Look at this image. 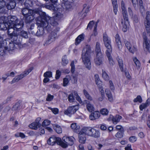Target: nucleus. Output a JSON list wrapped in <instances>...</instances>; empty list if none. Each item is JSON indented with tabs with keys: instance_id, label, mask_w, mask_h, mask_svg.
I'll use <instances>...</instances> for the list:
<instances>
[{
	"instance_id": "nucleus-1",
	"label": "nucleus",
	"mask_w": 150,
	"mask_h": 150,
	"mask_svg": "<svg viewBox=\"0 0 150 150\" xmlns=\"http://www.w3.org/2000/svg\"><path fill=\"white\" fill-rule=\"evenodd\" d=\"M47 9L52 10L54 12V15L50 18L47 16V27L49 23L53 26H57L58 24L57 21L63 16L62 13L63 11V8L61 6L57 5L56 4L57 0H47Z\"/></svg>"
},
{
	"instance_id": "nucleus-2",
	"label": "nucleus",
	"mask_w": 150,
	"mask_h": 150,
	"mask_svg": "<svg viewBox=\"0 0 150 150\" xmlns=\"http://www.w3.org/2000/svg\"><path fill=\"white\" fill-rule=\"evenodd\" d=\"M36 13L38 14L40 16L36 18V24L38 26V30L36 33V35L40 36L43 35L44 31H47V23L46 15L45 12L41 11H38Z\"/></svg>"
},
{
	"instance_id": "nucleus-3",
	"label": "nucleus",
	"mask_w": 150,
	"mask_h": 150,
	"mask_svg": "<svg viewBox=\"0 0 150 150\" xmlns=\"http://www.w3.org/2000/svg\"><path fill=\"white\" fill-rule=\"evenodd\" d=\"M91 53L92 51L90 46L87 45L86 47L83 48L81 54V58L82 62L85 67L88 70H90L91 68L90 59L91 54Z\"/></svg>"
},
{
	"instance_id": "nucleus-4",
	"label": "nucleus",
	"mask_w": 150,
	"mask_h": 150,
	"mask_svg": "<svg viewBox=\"0 0 150 150\" xmlns=\"http://www.w3.org/2000/svg\"><path fill=\"white\" fill-rule=\"evenodd\" d=\"M121 9L122 10V13L123 16L124 23L123 22V20L122 19L120 22L122 25V30L124 32L127 31V28L129 25V22L128 20V15L126 10L124 2L123 1H121Z\"/></svg>"
},
{
	"instance_id": "nucleus-5",
	"label": "nucleus",
	"mask_w": 150,
	"mask_h": 150,
	"mask_svg": "<svg viewBox=\"0 0 150 150\" xmlns=\"http://www.w3.org/2000/svg\"><path fill=\"white\" fill-rule=\"evenodd\" d=\"M82 132L86 135L98 138L100 136V133L98 130L91 127H85L82 129Z\"/></svg>"
},
{
	"instance_id": "nucleus-6",
	"label": "nucleus",
	"mask_w": 150,
	"mask_h": 150,
	"mask_svg": "<svg viewBox=\"0 0 150 150\" xmlns=\"http://www.w3.org/2000/svg\"><path fill=\"white\" fill-rule=\"evenodd\" d=\"M74 139V138L73 137L64 136L62 138L63 141L61 140L60 146L64 148H66L69 145H72Z\"/></svg>"
},
{
	"instance_id": "nucleus-7",
	"label": "nucleus",
	"mask_w": 150,
	"mask_h": 150,
	"mask_svg": "<svg viewBox=\"0 0 150 150\" xmlns=\"http://www.w3.org/2000/svg\"><path fill=\"white\" fill-rule=\"evenodd\" d=\"M23 15L26 18V19L29 21H32L34 19V11L27 8H23L22 10Z\"/></svg>"
},
{
	"instance_id": "nucleus-8",
	"label": "nucleus",
	"mask_w": 150,
	"mask_h": 150,
	"mask_svg": "<svg viewBox=\"0 0 150 150\" xmlns=\"http://www.w3.org/2000/svg\"><path fill=\"white\" fill-rule=\"evenodd\" d=\"M103 39L104 44L107 49L105 52H112V49L110 39L106 34H104Z\"/></svg>"
},
{
	"instance_id": "nucleus-9",
	"label": "nucleus",
	"mask_w": 150,
	"mask_h": 150,
	"mask_svg": "<svg viewBox=\"0 0 150 150\" xmlns=\"http://www.w3.org/2000/svg\"><path fill=\"white\" fill-rule=\"evenodd\" d=\"M24 0H10L9 2L6 4V7L8 10L13 9L15 7L16 4L22 5Z\"/></svg>"
},
{
	"instance_id": "nucleus-10",
	"label": "nucleus",
	"mask_w": 150,
	"mask_h": 150,
	"mask_svg": "<svg viewBox=\"0 0 150 150\" xmlns=\"http://www.w3.org/2000/svg\"><path fill=\"white\" fill-rule=\"evenodd\" d=\"M14 28L9 27L8 29V37L13 41H16L18 39L17 34Z\"/></svg>"
},
{
	"instance_id": "nucleus-11",
	"label": "nucleus",
	"mask_w": 150,
	"mask_h": 150,
	"mask_svg": "<svg viewBox=\"0 0 150 150\" xmlns=\"http://www.w3.org/2000/svg\"><path fill=\"white\" fill-rule=\"evenodd\" d=\"M61 141V138L53 136L50 137L47 140V144L51 145H53L56 143L58 145H60Z\"/></svg>"
},
{
	"instance_id": "nucleus-12",
	"label": "nucleus",
	"mask_w": 150,
	"mask_h": 150,
	"mask_svg": "<svg viewBox=\"0 0 150 150\" xmlns=\"http://www.w3.org/2000/svg\"><path fill=\"white\" fill-rule=\"evenodd\" d=\"M79 109L78 105L72 106L68 107L67 109L64 111V113L67 115L74 114Z\"/></svg>"
},
{
	"instance_id": "nucleus-13",
	"label": "nucleus",
	"mask_w": 150,
	"mask_h": 150,
	"mask_svg": "<svg viewBox=\"0 0 150 150\" xmlns=\"http://www.w3.org/2000/svg\"><path fill=\"white\" fill-rule=\"evenodd\" d=\"M146 33H143L142 37L143 39L144 46L149 52H150V41L146 36Z\"/></svg>"
},
{
	"instance_id": "nucleus-14",
	"label": "nucleus",
	"mask_w": 150,
	"mask_h": 150,
	"mask_svg": "<svg viewBox=\"0 0 150 150\" xmlns=\"http://www.w3.org/2000/svg\"><path fill=\"white\" fill-rule=\"evenodd\" d=\"M41 119L40 117H38L36 120L35 121L29 125V127L31 129H37L38 128H39L41 126V124L39 123Z\"/></svg>"
},
{
	"instance_id": "nucleus-15",
	"label": "nucleus",
	"mask_w": 150,
	"mask_h": 150,
	"mask_svg": "<svg viewBox=\"0 0 150 150\" xmlns=\"http://www.w3.org/2000/svg\"><path fill=\"white\" fill-rule=\"evenodd\" d=\"M6 3L4 0H0V14H5L7 10L6 9Z\"/></svg>"
},
{
	"instance_id": "nucleus-16",
	"label": "nucleus",
	"mask_w": 150,
	"mask_h": 150,
	"mask_svg": "<svg viewBox=\"0 0 150 150\" xmlns=\"http://www.w3.org/2000/svg\"><path fill=\"white\" fill-rule=\"evenodd\" d=\"M103 59V55L102 54L99 53L96 54V57L94 59L96 64L98 65L101 64Z\"/></svg>"
},
{
	"instance_id": "nucleus-17",
	"label": "nucleus",
	"mask_w": 150,
	"mask_h": 150,
	"mask_svg": "<svg viewBox=\"0 0 150 150\" xmlns=\"http://www.w3.org/2000/svg\"><path fill=\"white\" fill-rule=\"evenodd\" d=\"M124 42L126 47H127L129 51L131 53L133 54L136 50V48L133 46V47H132V45L128 41L125 40L124 41Z\"/></svg>"
},
{
	"instance_id": "nucleus-18",
	"label": "nucleus",
	"mask_w": 150,
	"mask_h": 150,
	"mask_svg": "<svg viewBox=\"0 0 150 150\" xmlns=\"http://www.w3.org/2000/svg\"><path fill=\"white\" fill-rule=\"evenodd\" d=\"M17 40L16 41H15L11 40V42H9L8 45L7 47H4L8 50H13L15 47V44L17 45L19 43V42Z\"/></svg>"
},
{
	"instance_id": "nucleus-19",
	"label": "nucleus",
	"mask_w": 150,
	"mask_h": 150,
	"mask_svg": "<svg viewBox=\"0 0 150 150\" xmlns=\"http://www.w3.org/2000/svg\"><path fill=\"white\" fill-rule=\"evenodd\" d=\"M10 20L8 21L9 25L11 27H14L15 24L18 22L19 21L17 19V18L15 16H11L10 18Z\"/></svg>"
},
{
	"instance_id": "nucleus-20",
	"label": "nucleus",
	"mask_w": 150,
	"mask_h": 150,
	"mask_svg": "<svg viewBox=\"0 0 150 150\" xmlns=\"http://www.w3.org/2000/svg\"><path fill=\"white\" fill-rule=\"evenodd\" d=\"M57 33L56 31L52 32L50 35H49L47 40V43L49 42V44L51 43L54 40V39L56 37Z\"/></svg>"
},
{
	"instance_id": "nucleus-21",
	"label": "nucleus",
	"mask_w": 150,
	"mask_h": 150,
	"mask_svg": "<svg viewBox=\"0 0 150 150\" xmlns=\"http://www.w3.org/2000/svg\"><path fill=\"white\" fill-rule=\"evenodd\" d=\"M100 115V113L98 111H95L91 113L89 116V118L91 120H93L98 118Z\"/></svg>"
},
{
	"instance_id": "nucleus-22",
	"label": "nucleus",
	"mask_w": 150,
	"mask_h": 150,
	"mask_svg": "<svg viewBox=\"0 0 150 150\" xmlns=\"http://www.w3.org/2000/svg\"><path fill=\"white\" fill-rule=\"evenodd\" d=\"M85 133H83L81 131V132L79 133V141L80 143L83 144L84 143L86 140V135Z\"/></svg>"
},
{
	"instance_id": "nucleus-23",
	"label": "nucleus",
	"mask_w": 150,
	"mask_h": 150,
	"mask_svg": "<svg viewBox=\"0 0 150 150\" xmlns=\"http://www.w3.org/2000/svg\"><path fill=\"white\" fill-rule=\"evenodd\" d=\"M117 61L120 70L122 72H125V71L124 69L122 59L121 58H119V57H117Z\"/></svg>"
},
{
	"instance_id": "nucleus-24",
	"label": "nucleus",
	"mask_w": 150,
	"mask_h": 150,
	"mask_svg": "<svg viewBox=\"0 0 150 150\" xmlns=\"http://www.w3.org/2000/svg\"><path fill=\"white\" fill-rule=\"evenodd\" d=\"M23 24L22 21H18V22L15 24L14 28L16 31H18L21 30V28L23 27Z\"/></svg>"
},
{
	"instance_id": "nucleus-25",
	"label": "nucleus",
	"mask_w": 150,
	"mask_h": 150,
	"mask_svg": "<svg viewBox=\"0 0 150 150\" xmlns=\"http://www.w3.org/2000/svg\"><path fill=\"white\" fill-rule=\"evenodd\" d=\"M84 103H85L86 104V108L88 111L90 112H91L92 111H94V108L93 105L89 103V102L87 100H85Z\"/></svg>"
},
{
	"instance_id": "nucleus-26",
	"label": "nucleus",
	"mask_w": 150,
	"mask_h": 150,
	"mask_svg": "<svg viewBox=\"0 0 150 150\" xmlns=\"http://www.w3.org/2000/svg\"><path fill=\"white\" fill-rule=\"evenodd\" d=\"M115 41L118 48L120 49L122 46L120 40V38L119 35L117 34L115 35Z\"/></svg>"
},
{
	"instance_id": "nucleus-27",
	"label": "nucleus",
	"mask_w": 150,
	"mask_h": 150,
	"mask_svg": "<svg viewBox=\"0 0 150 150\" xmlns=\"http://www.w3.org/2000/svg\"><path fill=\"white\" fill-rule=\"evenodd\" d=\"M84 35L83 34H82L79 35L76 39L75 44L76 45L79 44L80 42L83 40L84 39Z\"/></svg>"
},
{
	"instance_id": "nucleus-28",
	"label": "nucleus",
	"mask_w": 150,
	"mask_h": 150,
	"mask_svg": "<svg viewBox=\"0 0 150 150\" xmlns=\"http://www.w3.org/2000/svg\"><path fill=\"white\" fill-rule=\"evenodd\" d=\"M21 108V104L19 102H17L13 107L12 110L13 111H18Z\"/></svg>"
},
{
	"instance_id": "nucleus-29",
	"label": "nucleus",
	"mask_w": 150,
	"mask_h": 150,
	"mask_svg": "<svg viewBox=\"0 0 150 150\" xmlns=\"http://www.w3.org/2000/svg\"><path fill=\"white\" fill-rule=\"evenodd\" d=\"M122 118V117L119 115H117L116 116L113 117L112 119V120L114 124H116L118 122H119L121 119Z\"/></svg>"
},
{
	"instance_id": "nucleus-30",
	"label": "nucleus",
	"mask_w": 150,
	"mask_h": 150,
	"mask_svg": "<svg viewBox=\"0 0 150 150\" xmlns=\"http://www.w3.org/2000/svg\"><path fill=\"white\" fill-rule=\"evenodd\" d=\"M9 24L8 22H6L1 24L0 27L1 29L4 30L8 29L9 27H11Z\"/></svg>"
},
{
	"instance_id": "nucleus-31",
	"label": "nucleus",
	"mask_w": 150,
	"mask_h": 150,
	"mask_svg": "<svg viewBox=\"0 0 150 150\" xmlns=\"http://www.w3.org/2000/svg\"><path fill=\"white\" fill-rule=\"evenodd\" d=\"M112 52H106V54L107 57L108 58V59L109 61V63L112 66L114 64V62L112 60V57L111 55V54Z\"/></svg>"
},
{
	"instance_id": "nucleus-32",
	"label": "nucleus",
	"mask_w": 150,
	"mask_h": 150,
	"mask_svg": "<svg viewBox=\"0 0 150 150\" xmlns=\"http://www.w3.org/2000/svg\"><path fill=\"white\" fill-rule=\"evenodd\" d=\"M105 93L109 100L110 102L112 101L113 100V98L110 91L109 89H106L105 90Z\"/></svg>"
},
{
	"instance_id": "nucleus-33",
	"label": "nucleus",
	"mask_w": 150,
	"mask_h": 150,
	"mask_svg": "<svg viewBox=\"0 0 150 150\" xmlns=\"http://www.w3.org/2000/svg\"><path fill=\"white\" fill-rule=\"evenodd\" d=\"M19 35L21 37L27 39L28 38V33L26 31H21L19 33Z\"/></svg>"
},
{
	"instance_id": "nucleus-34",
	"label": "nucleus",
	"mask_w": 150,
	"mask_h": 150,
	"mask_svg": "<svg viewBox=\"0 0 150 150\" xmlns=\"http://www.w3.org/2000/svg\"><path fill=\"white\" fill-rule=\"evenodd\" d=\"M23 78V76H22L21 74L17 76L13 79L12 81L11 82V83L12 84L17 82Z\"/></svg>"
},
{
	"instance_id": "nucleus-35",
	"label": "nucleus",
	"mask_w": 150,
	"mask_h": 150,
	"mask_svg": "<svg viewBox=\"0 0 150 150\" xmlns=\"http://www.w3.org/2000/svg\"><path fill=\"white\" fill-rule=\"evenodd\" d=\"M86 6V4L83 5V8L82 10V12L84 16L85 15V14L89 11V9L90 8V7L89 6Z\"/></svg>"
},
{
	"instance_id": "nucleus-36",
	"label": "nucleus",
	"mask_w": 150,
	"mask_h": 150,
	"mask_svg": "<svg viewBox=\"0 0 150 150\" xmlns=\"http://www.w3.org/2000/svg\"><path fill=\"white\" fill-rule=\"evenodd\" d=\"M96 54L99 53L102 54L100 47V44L99 42H97L96 46Z\"/></svg>"
},
{
	"instance_id": "nucleus-37",
	"label": "nucleus",
	"mask_w": 150,
	"mask_h": 150,
	"mask_svg": "<svg viewBox=\"0 0 150 150\" xmlns=\"http://www.w3.org/2000/svg\"><path fill=\"white\" fill-rule=\"evenodd\" d=\"M62 65L63 66H66L68 63V61L67 59L66 55H64L62 58Z\"/></svg>"
},
{
	"instance_id": "nucleus-38",
	"label": "nucleus",
	"mask_w": 150,
	"mask_h": 150,
	"mask_svg": "<svg viewBox=\"0 0 150 150\" xmlns=\"http://www.w3.org/2000/svg\"><path fill=\"white\" fill-rule=\"evenodd\" d=\"M74 92L70 93L68 97V101L70 103L73 102L75 100Z\"/></svg>"
},
{
	"instance_id": "nucleus-39",
	"label": "nucleus",
	"mask_w": 150,
	"mask_h": 150,
	"mask_svg": "<svg viewBox=\"0 0 150 150\" xmlns=\"http://www.w3.org/2000/svg\"><path fill=\"white\" fill-rule=\"evenodd\" d=\"M83 92L84 95L87 99L90 100H92V98L90 96V95L86 90L85 89H84L83 90Z\"/></svg>"
},
{
	"instance_id": "nucleus-40",
	"label": "nucleus",
	"mask_w": 150,
	"mask_h": 150,
	"mask_svg": "<svg viewBox=\"0 0 150 150\" xmlns=\"http://www.w3.org/2000/svg\"><path fill=\"white\" fill-rule=\"evenodd\" d=\"M33 69V67H30L27 70L25 71L22 74H21L22 76H23V78L28 75Z\"/></svg>"
},
{
	"instance_id": "nucleus-41",
	"label": "nucleus",
	"mask_w": 150,
	"mask_h": 150,
	"mask_svg": "<svg viewBox=\"0 0 150 150\" xmlns=\"http://www.w3.org/2000/svg\"><path fill=\"white\" fill-rule=\"evenodd\" d=\"M48 109L50 110L54 114H57L59 112V110L58 108H52L50 107H48L47 108Z\"/></svg>"
},
{
	"instance_id": "nucleus-42",
	"label": "nucleus",
	"mask_w": 150,
	"mask_h": 150,
	"mask_svg": "<svg viewBox=\"0 0 150 150\" xmlns=\"http://www.w3.org/2000/svg\"><path fill=\"white\" fill-rule=\"evenodd\" d=\"M96 83V84L99 85L101 83L98 74H95L94 75Z\"/></svg>"
},
{
	"instance_id": "nucleus-43",
	"label": "nucleus",
	"mask_w": 150,
	"mask_h": 150,
	"mask_svg": "<svg viewBox=\"0 0 150 150\" xmlns=\"http://www.w3.org/2000/svg\"><path fill=\"white\" fill-rule=\"evenodd\" d=\"M56 132L58 134H60L62 133V130L61 127L58 125H56L54 129Z\"/></svg>"
},
{
	"instance_id": "nucleus-44",
	"label": "nucleus",
	"mask_w": 150,
	"mask_h": 150,
	"mask_svg": "<svg viewBox=\"0 0 150 150\" xmlns=\"http://www.w3.org/2000/svg\"><path fill=\"white\" fill-rule=\"evenodd\" d=\"M30 2V1L29 0H24V1L23 2L21 5H23V4L26 7V8H28L30 6L29 4Z\"/></svg>"
},
{
	"instance_id": "nucleus-45",
	"label": "nucleus",
	"mask_w": 150,
	"mask_h": 150,
	"mask_svg": "<svg viewBox=\"0 0 150 150\" xmlns=\"http://www.w3.org/2000/svg\"><path fill=\"white\" fill-rule=\"evenodd\" d=\"M133 101L134 102H139L140 103H141L142 101V100L141 96L139 95L137 96L136 98Z\"/></svg>"
},
{
	"instance_id": "nucleus-46",
	"label": "nucleus",
	"mask_w": 150,
	"mask_h": 150,
	"mask_svg": "<svg viewBox=\"0 0 150 150\" xmlns=\"http://www.w3.org/2000/svg\"><path fill=\"white\" fill-rule=\"evenodd\" d=\"M133 61L136 67L138 68L140 67V62L136 57L133 58Z\"/></svg>"
},
{
	"instance_id": "nucleus-47",
	"label": "nucleus",
	"mask_w": 150,
	"mask_h": 150,
	"mask_svg": "<svg viewBox=\"0 0 150 150\" xmlns=\"http://www.w3.org/2000/svg\"><path fill=\"white\" fill-rule=\"evenodd\" d=\"M74 97L76 98V99L77 100H78L80 103L82 102L81 100L80 97L79 96L77 93L76 91H74Z\"/></svg>"
},
{
	"instance_id": "nucleus-48",
	"label": "nucleus",
	"mask_w": 150,
	"mask_h": 150,
	"mask_svg": "<svg viewBox=\"0 0 150 150\" xmlns=\"http://www.w3.org/2000/svg\"><path fill=\"white\" fill-rule=\"evenodd\" d=\"M124 131H119L115 134V137L118 138L122 137L123 136Z\"/></svg>"
},
{
	"instance_id": "nucleus-49",
	"label": "nucleus",
	"mask_w": 150,
	"mask_h": 150,
	"mask_svg": "<svg viewBox=\"0 0 150 150\" xmlns=\"http://www.w3.org/2000/svg\"><path fill=\"white\" fill-rule=\"evenodd\" d=\"M102 76L103 79L105 80H108L109 79V77L108 76V74H107V73H106L105 71H103L102 70Z\"/></svg>"
},
{
	"instance_id": "nucleus-50",
	"label": "nucleus",
	"mask_w": 150,
	"mask_h": 150,
	"mask_svg": "<svg viewBox=\"0 0 150 150\" xmlns=\"http://www.w3.org/2000/svg\"><path fill=\"white\" fill-rule=\"evenodd\" d=\"M71 127L74 130H78L80 128V127L77 126L76 123H72L71 124Z\"/></svg>"
},
{
	"instance_id": "nucleus-51",
	"label": "nucleus",
	"mask_w": 150,
	"mask_h": 150,
	"mask_svg": "<svg viewBox=\"0 0 150 150\" xmlns=\"http://www.w3.org/2000/svg\"><path fill=\"white\" fill-rule=\"evenodd\" d=\"M100 113L103 115H107L108 113V110L105 108L102 109L100 111Z\"/></svg>"
},
{
	"instance_id": "nucleus-52",
	"label": "nucleus",
	"mask_w": 150,
	"mask_h": 150,
	"mask_svg": "<svg viewBox=\"0 0 150 150\" xmlns=\"http://www.w3.org/2000/svg\"><path fill=\"white\" fill-rule=\"evenodd\" d=\"M94 23V22L93 21H90L88 25L87 29H89L90 30H91L92 28L93 25Z\"/></svg>"
},
{
	"instance_id": "nucleus-53",
	"label": "nucleus",
	"mask_w": 150,
	"mask_h": 150,
	"mask_svg": "<svg viewBox=\"0 0 150 150\" xmlns=\"http://www.w3.org/2000/svg\"><path fill=\"white\" fill-rule=\"evenodd\" d=\"M13 97L12 96L8 97L3 102V104H5L8 103L11 100V99Z\"/></svg>"
},
{
	"instance_id": "nucleus-54",
	"label": "nucleus",
	"mask_w": 150,
	"mask_h": 150,
	"mask_svg": "<svg viewBox=\"0 0 150 150\" xmlns=\"http://www.w3.org/2000/svg\"><path fill=\"white\" fill-rule=\"evenodd\" d=\"M74 61H72L71 62V64H70V65L71 67V72L72 74L74 73V71H75V66H74Z\"/></svg>"
},
{
	"instance_id": "nucleus-55",
	"label": "nucleus",
	"mask_w": 150,
	"mask_h": 150,
	"mask_svg": "<svg viewBox=\"0 0 150 150\" xmlns=\"http://www.w3.org/2000/svg\"><path fill=\"white\" fill-rule=\"evenodd\" d=\"M6 18L4 16H2L0 17V23L1 24L5 23L6 22Z\"/></svg>"
},
{
	"instance_id": "nucleus-56",
	"label": "nucleus",
	"mask_w": 150,
	"mask_h": 150,
	"mask_svg": "<svg viewBox=\"0 0 150 150\" xmlns=\"http://www.w3.org/2000/svg\"><path fill=\"white\" fill-rule=\"evenodd\" d=\"M61 75V72L59 70H57L55 75V79H58L60 77Z\"/></svg>"
},
{
	"instance_id": "nucleus-57",
	"label": "nucleus",
	"mask_w": 150,
	"mask_h": 150,
	"mask_svg": "<svg viewBox=\"0 0 150 150\" xmlns=\"http://www.w3.org/2000/svg\"><path fill=\"white\" fill-rule=\"evenodd\" d=\"M11 107L9 105L7 106L4 109L3 112L4 113H7L11 110Z\"/></svg>"
},
{
	"instance_id": "nucleus-58",
	"label": "nucleus",
	"mask_w": 150,
	"mask_h": 150,
	"mask_svg": "<svg viewBox=\"0 0 150 150\" xmlns=\"http://www.w3.org/2000/svg\"><path fill=\"white\" fill-rule=\"evenodd\" d=\"M129 140L131 142L133 143L136 141L137 138L135 136H132L129 137Z\"/></svg>"
},
{
	"instance_id": "nucleus-59",
	"label": "nucleus",
	"mask_w": 150,
	"mask_h": 150,
	"mask_svg": "<svg viewBox=\"0 0 150 150\" xmlns=\"http://www.w3.org/2000/svg\"><path fill=\"white\" fill-rule=\"evenodd\" d=\"M69 81L67 78H64L63 79V86H66L69 83Z\"/></svg>"
},
{
	"instance_id": "nucleus-60",
	"label": "nucleus",
	"mask_w": 150,
	"mask_h": 150,
	"mask_svg": "<svg viewBox=\"0 0 150 150\" xmlns=\"http://www.w3.org/2000/svg\"><path fill=\"white\" fill-rule=\"evenodd\" d=\"M132 19L134 22L137 23L139 21L138 16L136 15H134L132 17Z\"/></svg>"
},
{
	"instance_id": "nucleus-61",
	"label": "nucleus",
	"mask_w": 150,
	"mask_h": 150,
	"mask_svg": "<svg viewBox=\"0 0 150 150\" xmlns=\"http://www.w3.org/2000/svg\"><path fill=\"white\" fill-rule=\"evenodd\" d=\"M147 107L145 103H143L142 104L139 106V109L141 110H143Z\"/></svg>"
},
{
	"instance_id": "nucleus-62",
	"label": "nucleus",
	"mask_w": 150,
	"mask_h": 150,
	"mask_svg": "<svg viewBox=\"0 0 150 150\" xmlns=\"http://www.w3.org/2000/svg\"><path fill=\"white\" fill-rule=\"evenodd\" d=\"M35 41V39L34 38L31 37H29L28 38V42L31 44H32L34 43Z\"/></svg>"
},
{
	"instance_id": "nucleus-63",
	"label": "nucleus",
	"mask_w": 150,
	"mask_h": 150,
	"mask_svg": "<svg viewBox=\"0 0 150 150\" xmlns=\"http://www.w3.org/2000/svg\"><path fill=\"white\" fill-rule=\"evenodd\" d=\"M44 76L45 77V78L43 80V83L44 85H45L47 83V71L44 74Z\"/></svg>"
},
{
	"instance_id": "nucleus-64",
	"label": "nucleus",
	"mask_w": 150,
	"mask_h": 150,
	"mask_svg": "<svg viewBox=\"0 0 150 150\" xmlns=\"http://www.w3.org/2000/svg\"><path fill=\"white\" fill-rule=\"evenodd\" d=\"M54 98V96L50 94L47 95V101H51Z\"/></svg>"
}]
</instances>
